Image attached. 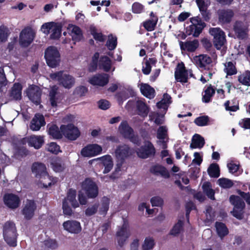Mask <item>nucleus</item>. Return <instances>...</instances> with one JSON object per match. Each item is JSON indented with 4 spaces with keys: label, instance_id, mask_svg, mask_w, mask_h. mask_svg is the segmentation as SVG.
Wrapping results in <instances>:
<instances>
[{
    "label": "nucleus",
    "instance_id": "680f3d73",
    "mask_svg": "<svg viewBox=\"0 0 250 250\" xmlns=\"http://www.w3.org/2000/svg\"><path fill=\"white\" fill-rule=\"evenodd\" d=\"M209 118L207 116H202L195 119L194 123L200 126H206L208 125Z\"/></svg>",
    "mask_w": 250,
    "mask_h": 250
},
{
    "label": "nucleus",
    "instance_id": "bb28decb",
    "mask_svg": "<svg viewBox=\"0 0 250 250\" xmlns=\"http://www.w3.org/2000/svg\"><path fill=\"white\" fill-rule=\"evenodd\" d=\"M188 71L183 65H178L175 71V77L177 82L186 83L188 81Z\"/></svg>",
    "mask_w": 250,
    "mask_h": 250
},
{
    "label": "nucleus",
    "instance_id": "f257e3e1",
    "mask_svg": "<svg viewBox=\"0 0 250 250\" xmlns=\"http://www.w3.org/2000/svg\"><path fill=\"white\" fill-rule=\"evenodd\" d=\"M32 172L35 174L36 177L40 178L44 176V179L47 178L49 182H46L43 179L41 181V184L45 188H47L57 182V178L50 176L46 171L45 166L42 163H34L32 167Z\"/></svg>",
    "mask_w": 250,
    "mask_h": 250
},
{
    "label": "nucleus",
    "instance_id": "5fc2aeb1",
    "mask_svg": "<svg viewBox=\"0 0 250 250\" xmlns=\"http://www.w3.org/2000/svg\"><path fill=\"white\" fill-rule=\"evenodd\" d=\"M155 245L154 239L150 237H146L142 245L143 250H150Z\"/></svg>",
    "mask_w": 250,
    "mask_h": 250
},
{
    "label": "nucleus",
    "instance_id": "7ed1b4c3",
    "mask_svg": "<svg viewBox=\"0 0 250 250\" xmlns=\"http://www.w3.org/2000/svg\"><path fill=\"white\" fill-rule=\"evenodd\" d=\"M49 76L52 80L57 81L60 84L65 88H70L75 83L74 78L72 76L64 73L63 71L51 73Z\"/></svg>",
    "mask_w": 250,
    "mask_h": 250
},
{
    "label": "nucleus",
    "instance_id": "6e6d98bb",
    "mask_svg": "<svg viewBox=\"0 0 250 250\" xmlns=\"http://www.w3.org/2000/svg\"><path fill=\"white\" fill-rule=\"evenodd\" d=\"M224 71L228 75H232L237 72L235 65L231 62H227L225 64Z\"/></svg>",
    "mask_w": 250,
    "mask_h": 250
},
{
    "label": "nucleus",
    "instance_id": "49530a36",
    "mask_svg": "<svg viewBox=\"0 0 250 250\" xmlns=\"http://www.w3.org/2000/svg\"><path fill=\"white\" fill-rule=\"evenodd\" d=\"M202 188L204 192L207 196L211 200H214V191L211 188V185L208 182H206L203 184Z\"/></svg>",
    "mask_w": 250,
    "mask_h": 250
},
{
    "label": "nucleus",
    "instance_id": "8fccbe9b",
    "mask_svg": "<svg viewBox=\"0 0 250 250\" xmlns=\"http://www.w3.org/2000/svg\"><path fill=\"white\" fill-rule=\"evenodd\" d=\"M48 133L55 139H60L62 137V132L60 131L56 125H52L48 129Z\"/></svg>",
    "mask_w": 250,
    "mask_h": 250
},
{
    "label": "nucleus",
    "instance_id": "39448f33",
    "mask_svg": "<svg viewBox=\"0 0 250 250\" xmlns=\"http://www.w3.org/2000/svg\"><path fill=\"white\" fill-rule=\"evenodd\" d=\"M119 131L124 138L128 139L135 144H140L139 137L134 134L133 129L129 126L126 121H122L121 123L119 126Z\"/></svg>",
    "mask_w": 250,
    "mask_h": 250
},
{
    "label": "nucleus",
    "instance_id": "79ce46f5",
    "mask_svg": "<svg viewBox=\"0 0 250 250\" xmlns=\"http://www.w3.org/2000/svg\"><path fill=\"white\" fill-rule=\"evenodd\" d=\"M156 62L155 59L153 58H149L146 59L143 64L142 71L145 75H148L150 73L152 65H154Z\"/></svg>",
    "mask_w": 250,
    "mask_h": 250
},
{
    "label": "nucleus",
    "instance_id": "5701e85b",
    "mask_svg": "<svg viewBox=\"0 0 250 250\" xmlns=\"http://www.w3.org/2000/svg\"><path fill=\"white\" fill-rule=\"evenodd\" d=\"M45 124L44 117L41 114H36L32 120L30 127L33 131H38Z\"/></svg>",
    "mask_w": 250,
    "mask_h": 250
},
{
    "label": "nucleus",
    "instance_id": "6ab92c4d",
    "mask_svg": "<svg viewBox=\"0 0 250 250\" xmlns=\"http://www.w3.org/2000/svg\"><path fill=\"white\" fill-rule=\"evenodd\" d=\"M4 204L9 208L14 209L17 208L20 203L19 197L14 194L7 193L3 197Z\"/></svg>",
    "mask_w": 250,
    "mask_h": 250
},
{
    "label": "nucleus",
    "instance_id": "f704fd0d",
    "mask_svg": "<svg viewBox=\"0 0 250 250\" xmlns=\"http://www.w3.org/2000/svg\"><path fill=\"white\" fill-rule=\"evenodd\" d=\"M100 68L108 72L112 68V62L107 56L101 57L99 62Z\"/></svg>",
    "mask_w": 250,
    "mask_h": 250
},
{
    "label": "nucleus",
    "instance_id": "20e7f679",
    "mask_svg": "<svg viewBox=\"0 0 250 250\" xmlns=\"http://www.w3.org/2000/svg\"><path fill=\"white\" fill-rule=\"evenodd\" d=\"M44 57L49 67L55 68L59 65L60 62V54L56 47H48L45 51Z\"/></svg>",
    "mask_w": 250,
    "mask_h": 250
},
{
    "label": "nucleus",
    "instance_id": "a18cd8bd",
    "mask_svg": "<svg viewBox=\"0 0 250 250\" xmlns=\"http://www.w3.org/2000/svg\"><path fill=\"white\" fill-rule=\"evenodd\" d=\"M238 81L243 85L250 86V71L247 70L240 74Z\"/></svg>",
    "mask_w": 250,
    "mask_h": 250
},
{
    "label": "nucleus",
    "instance_id": "9d476101",
    "mask_svg": "<svg viewBox=\"0 0 250 250\" xmlns=\"http://www.w3.org/2000/svg\"><path fill=\"white\" fill-rule=\"evenodd\" d=\"M82 189L84 190L87 197L94 198L98 194V188L96 184L91 179H86L82 183Z\"/></svg>",
    "mask_w": 250,
    "mask_h": 250
},
{
    "label": "nucleus",
    "instance_id": "69168bd1",
    "mask_svg": "<svg viewBox=\"0 0 250 250\" xmlns=\"http://www.w3.org/2000/svg\"><path fill=\"white\" fill-rule=\"evenodd\" d=\"M45 248L54 250L58 248V245L57 241L54 239H48L44 241Z\"/></svg>",
    "mask_w": 250,
    "mask_h": 250
},
{
    "label": "nucleus",
    "instance_id": "603ef678",
    "mask_svg": "<svg viewBox=\"0 0 250 250\" xmlns=\"http://www.w3.org/2000/svg\"><path fill=\"white\" fill-rule=\"evenodd\" d=\"M117 44V38L116 36L112 35L108 36V40L107 41L106 45L108 49L110 50H114Z\"/></svg>",
    "mask_w": 250,
    "mask_h": 250
},
{
    "label": "nucleus",
    "instance_id": "72a5a7b5",
    "mask_svg": "<svg viewBox=\"0 0 250 250\" xmlns=\"http://www.w3.org/2000/svg\"><path fill=\"white\" fill-rule=\"evenodd\" d=\"M215 89L209 85L205 87L204 94L203 95L202 101L204 103H208L211 101L213 95L215 94Z\"/></svg>",
    "mask_w": 250,
    "mask_h": 250
},
{
    "label": "nucleus",
    "instance_id": "dca6fc26",
    "mask_svg": "<svg viewBox=\"0 0 250 250\" xmlns=\"http://www.w3.org/2000/svg\"><path fill=\"white\" fill-rule=\"evenodd\" d=\"M134 153V150L126 145L117 146L115 151L116 159L125 160Z\"/></svg>",
    "mask_w": 250,
    "mask_h": 250
},
{
    "label": "nucleus",
    "instance_id": "b1692460",
    "mask_svg": "<svg viewBox=\"0 0 250 250\" xmlns=\"http://www.w3.org/2000/svg\"><path fill=\"white\" fill-rule=\"evenodd\" d=\"M36 208V205L34 201L27 200L22 209V213L26 219H29L33 217Z\"/></svg>",
    "mask_w": 250,
    "mask_h": 250
},
{
    "label": "nucleus",
    "instance_id": "338daca9",
    "mask_svg": "<svg viewBox=\"0 0 250 250\" xmlns=\"http://www.w3.org/2000/svg\"><path fill=\"white\" fill-rule=\"evenodd\" d=\"M206 222H210L214 220V213L210 207H208L206 210Z\"/></svg>",
    "mask_w": 250,
    "mask_h": 250
},
{
    "label": "nucleus",
    "instance_id": "2f4dec72",
    "mask_svg": "<svg viewBox=\"0 0 250 250\" xmlns=\"http://www.w3.org/2000/svg\"><path fill=\"white\" fill-rule=\"evenodd\" d=\"M150 18L144 22V27L149 31H153L157 23L158 18L155 15L153 12H151Z\"/></svg>",
    "mask_w": 250,
    "mask_h": 250
},
{
    "label": "nucleus",
    "instance_id": "774afa93",
    "mask_svg": "<svg viewBox=\"0 0 250 250\" xmlns=\"http://www.w3.org/2000/svg\"><path fill=\"white\" fill-rule=\"evenodd\" d=\"M47 150L52 153L57 154L60 151V148L56 143L52 142L48 145Z\"/></svg>",
    "mask_w": 250,
    "mask_h": 250
},
{
    "label": "nucleus",
    "instance_id": "f8f14e48",
    "mask_svg": "<svg viewBox=\"0 0 250 250\" xmlns=\"http://www.w3.org/2000/svg\"><path fill=\"white\" fill-rule=\"evenodd\" d=\"M129 236L130 231L128 229V222L126 219H123V224L121 227L119 228L116 232V237L119 245L122 246Z\"/></svg>",
    "mask_w": 250,
    "mask_h": 250
},
{
    "label": "nucleus",
    "instance_id": "7c9ffc66",
    "mask_svg": "<svg viewBox=\"0 0 250 250\" xmlns=\"http://www.w3.org/2000/svg\"><path fill=\"white\" fill-rule=\"evenodd\" d=\"M26 140L30 146H33L36 149L40 148L44 142L43 137L41 136H31Z\"/></svg>",
    "mask_w": 250,
    "mask_h": 250
},
{
    "label": "nucleus",
    "instance_id": "cd10ccee",
    "mask_svg": "<svg viewBox=\"0 0 250 250\" xmlns=\"http://www.w3.org/2000/svg\"><path fill=\"white\" fill-rule=\"evenodd\" d=\"M219 21L222 23L229 22L234 14L231 9H222L218 11Z\"/></svg>",
    "mask_w": 250,
    "mask_h": 250
},
{
    "label": "nucleus",
    "instance_id": "c9c22d12",
    "mask_svg": "<svg viewBox=\"0 0 250 250\" xmlns=\"http://www.w3.org/2000/svg\"><path fill=\"white\" fill-rule=\"evenodd\" d=\"M76 191L74 189H70L68 192L66 198H65L63 201H67L68 204H70L73 208H77L79 207V205L76 199Z\"/></svg>",
    "mask_w": 250,
    "mask_h": 250
},
{
    "label": "nucleus",
    "instance_id": "9b49d317",
    "mask_svg": "<svg viewBox=\"0 0 250 250\" xmlns=\"http://www.w3.org/2000/svg\"><path fill=\"white\" fill-rule=\"evenodd\" d=\"M35 33L31 28H25L21 32L19 43L22 47L29 46L33 42Z\"/></svg>",
    "mask_w": 250,
    "mask_h": 250
},
{
    "label": "nucleus",
    "instance_id": "1a4fd4ad",
    "mask_svg": "<svg viewBox=\"0 0 250 250\" xmlns=\"http://www.w3.org/2000/svg\"><path fill=\"white\" fill-rule=\"evenodd\" d=\"M209 33L214 37V44L217 49H220L226 42L225 34L219 28H212L209 30Z\"/></svg>",
    "mask_w": 250,
    "mask_h": 250
},
{
    "label": "nucleus",
    "instance_id": "ddd939ff",
    "mask_svg": "<svg viewBox=\"0 0 250 250\" xmlns=\"http://www.w3.org/2000/svg\"><path fill=\"white\" fill-rule=\"evenodd\" d=\"M136 153L140 158L146 159L154 156L155 149L150 142L146 141L143 146L136 150Z\"/></svg>",
    "mask_w": 250,
    "mask_h": 250
},
{
    "label": "nucleus",
    "instance_id": "423d86ee",
    "mask_svg": "<svg viewBox=\"0 0 250 250\" xmlns=\"http://www.w3.org/2000/svg\"><path fill=\"white\" fill-rule=\"evenodd\" d=\"M190 21L192 24L187 28L186 33L188 35H192L194 37H197L201 33L206 24L198 16L191 18Z\"/></svg>",
    "mask_w": 250,
    "mask_h": 250
},
{
    "label": "nucleus",
    "instance_id": "a211bd4d",
    "mask_svg": "<svg viewBox=\"0 0 250 250\" xmlns=\"http://www.w3.org/2000/svg\"><path fill=\"white\" fill-rule=\"evenodd\" d=\"M62 226L66 231L71 233L78 234L82 230L80 223L75 220L65 221Z\"/></svg>",
    "mask_w": 250,
    "mask_h": 250
},
{
    "label": "nucleus",
    "instance_id": "393cba45",
    "mask_svg": "<svg viewBox=\"0 0 250 250\" xmlns=\"http://www.w3.org/2000/svg\"><path fill=\"white\" fill-rule=\"evenodd\" d=\"M179 45L182 50L190 52H194L199 46V42L197 40L179 42Z\"/></svg>",
    "mask_w": 250,
    "mask_h": 250
},
{
    "label": "nucleus",
    "instance_id": "4468645a",
    "mask_svg": "<svg viewBox=\"0 0 250 250\" xmlns=\"http://www.w3.org/2000/svg\"><path fill=\"white\" fill-rule=\"evenodd\" d=\"M63 135L70 140H75L80 136V132L77 127L72 124L62 125L60 127Z\"/></svg>",
    "mask_w": 250,
    "mask_h": 250
},
{
    "label": "nucleus",
    "instance_id": "473e14b6",
    "mask_svg": "<svg viewBox=\"0 0 250 250\" xmlns=\"http://www.w3.org/2000/svg\"><path fill=\"white\" fill-rule=\"evenodd\" d=\"M140 90L144 96L149 99H152L155 96V90L154 88L151 87L148 84H142L140 86Z\"/></svg>",
    "mask_w": 250,
    "mask_h": 250
},
{
    "label": "nucleus",
    "instance_id": "58836bf2",
    "mask_svg": "<svg viewBox=\"0 0 250 250\" xmlns=\"http://www.w3.org/2000/svg\"><path fill=\"white\" fill-rule=\"evenodd\" d=\"M21 85L19 83H15L12 88L10 97L15 100H20L21 97Z\"/></svg>",
    "mask_w": 250,
    "mask_h": 250
},
{
    "label": "nucleus",
    "instance_id": "6e6552de",
    "mask_svg": "<svg viewBox=\"0 0 250 250\" xmlns=\"http://www.w3.org/2000/svg\"><path fill=\"white\" fill-rule=\"evenodd\" d=\"M230 202L234 206L232 211V215L236 218L241 219L243 216V209L245 204L242 198L238 196L231 195L229 198Z\"/></svg>",
    "mask_w": 250,
    "mask_h": 250
},
{
    "label": "nucleus",
    "instance_id": "de8ad7c7",
    "mask_svg": "<svg viewBox=\"0 0 250 250\" xmlns=\"http://www.w3.org/2000/svg\"><path fill=\"white\" fill-rule=\"evenodd\" d=\"M109 199L104 197L101 200V204L99 209V213L101 215H105L109 208Z\"/></svg>",
    "mask_w": 250,
    "mask_h": 250
},
{
    "label": "nucleus",
    "instance_id": "4be33fe9",
    "mask_svg": "<svg viewBox=\"0 0 250 250\" xmlns=\"http://www.w3.org/2000/svg\"><path fill=\"white\" fill-rule=\"evenodd\" d=\"M108 75L103 73L94 76L89 79V82L93 85L103 86L108 83Z\"/></svg>",
    "mask_w": 250,
    "mask_h": 250
},
{
    "label": "nucleus",
    "instance_id": "2eb2a0df",
    "mask_svg": "<svg viewBox=\"0 0 250 250\" xmlns=\"http://www.w3.org/2000/svg\"><path fill=\"white\" fill-rule=\"evenodd\" d=\"M102 147L100 145L94 144L88 145L81 151V155L84 157H92L101 153Z\"/></svg>",
    "mask_w": 250,
    "mask_h": 250
},
{
    "label": "nucleus",
    "instance_id": "f3484780",
    "mask_svg": "<svg viewBox=\"0 0 250 250\" xmlns=\"http://www.w3.org/2000/svg\"><path fill=\"white\" fill-rule=\"evenodd\" d=\"M195 1L203 18L205 21H208L210 17V13L208 10L210 4V0H196Z\"/></svg>",
    "mask_w": 250,
    "mask_h": 250
},
{
    "label": "nucleus",
    "instance_id": "a878e982",
    "mask_svg": "<svg viewBox=\"0 0 250 250\" xmlns=\"http://www.w3.org/2000/svg\"><path fill=\"white\" fill-rule=\"evenodd\" d=\"M168 129L166 126H160L157 131V138L159 140V143L162 144L163 148L167 147V144L165 140H167L168 138Z\"/></svg>",
    "mask_w": 250,
    "mask_h": 250
},
{
    "label": "nucleus",
    "instance_id": "0e129e2a",
    "mask_svg": "<svg viewBox=\"0 0 250 250\" xmlns=\"http://www.w3.org/2000/svg\"><path fill=\"white\" fill-rule=\"evenodd\" d=\"M117 159V164L116 165V167L115 172L114 173H113L111 176V178H116L117 176L115 175L116 174L118 173V172H120L123 167V166L124 164L125 163V160L124 159Z\"/></svg>",
    "mask_w": 250,
    "mask_h": 250
},
{
    "label": "nucleus",
    "instance_id": "e2e57ef3",
    "mask_svg": "<svg viewBox=\"0 0 250 250\" xmlns=\"http://www.w3.org/2000/svg\"><path fill=\"white\" fill-rule=\"evenodd\" d=\"M8 37V28L2 25L0 26V42H5Z\"/></svg>",
    "mask_w": 250,
    "mask_h": 250
},
{
    "label": "nucleus",
    "instance_id": "412c9836",
    "mask_svg": "<svg viewBox=\"0 0 250 250\" xmlns=\"http://www.w3.org/2000/svg\"><path fill=\"white\" fill-rule=\"evenodd\" d=\"M101 161L102 164L104 167L103 171L104 173H107L112 169L113 166V159L109 155H106L101 157L94 159L90 161Z\"/></svg>",
    "mask_w": 250,
    "mask_h": 250
},
{
    "label": "nucleus",
    "instance_id": "4d7b16f0",
    "mask_svg": "<svg viewBox=\"0 0 250 250\" xmlns=\"http://www.w3.org/2000/svg\"><path fill=\"white\" fill-rule=\"evenodd\" d=\"M183 222L179 220L178 222L175 224L170 231V234L172 235L176 236L179 234L183 230Z\"/></svg>",
    "mask_w": 250,
    "mask_h": 250
},
{
    "label": "nucleus",
    "instance_id": "052dcab7",
    "mask_svg": "<svg viewBox=\"0 0 250 250\" xmlns=\"http://www.w3.org/2000/svg\"><path fill=\"white\" fill-rule=\"evenodd\" d=\"M217 183L220 187L224 188H229L233 186L232 182L227 178H220Z\"/></svg>",
    "mask_w": 250,
    "mask_h": 250
},
{
    "label": "nucleus",
    "instance_id": "0eeeda50",
    "mask_svg": "<svg viewBox=\"0 0 250 250\" xmlns=\"http://www.w3.org/2000/svg\"><path fill=\"white\" fill-rule=\"evenodd\" d=\"M192 61L193 63L201 71L209 69L212 66V59L207 54H200L194 56Z\"/></svg>",
    "mask_w": 250,
    "mask_h": 250
},
{
    "label": "nucleus",
    "instance_id": "f03ea898",
    "mask_svg": "<svg viewBox=\"0 0 250 250\" xmlns=\"http://www.w3.org/2000/svg\"><path fill=\"white\" fill-rule=\"evenodd\" d=\"M3 234L5 241L10 246L17 245V232L15 225L9 221L5 223L3 226Z\"/></svg>",
    "mask_w": 250,
    "mask_h": 250
},
{
    "label": "nucleus",
    "instance_id": "3c124183",
    "mask_svg": "<svg viewBox=\"0 0 250 250\" xmlns=\"http://www.w3.org/2000/svg\"><path fill=\"white\" fill-rule=\"evenodd\" d=\"M208 173L211 177L217 178L219 176V168L216 164L210 165L208 169Z\"/></svg>",
    "mask_w": 250,
    "mask_h": 250
},
{
    "label": "nucleus",
    "instance_id": "bf43d9fd",
    "mask_svg": "<svg viewBox=\"0 0 250 250\" xmlns=\"http://www.w3.org/2000/svg\"><path fill=\"white\" fill-rule=\"evenodd\" d=\"M227 167L230 173L235 174L238 171L240 167V164L238 162L231 160L228 163Z\"/></svg>",
    "mask_w": 250,
    "mask_h": 250
},
{
    "label": "nucleus",
    "instance_id": "e433bc0d",
    "mask_svg": "<svg viewBox=\"0 0 250 250\" xmlns=\"http://www.w3.org/2000/svg\"><path fill=\"white\" fill-rule=\"evenodd\" d=\"M205 144L204 139L200 135L195 134L192 138V143L190 145L191 148L203 147Z\"/></svg>",
    "mask_w": 250,
    "mask_h": 250
},
{
    "label": "nucleus",
    "instance_id": "13d9d810",
    "mask_svg": "<svg viewBox=\"0 0 250 250\" xmlns=\"http://www.w3.org/2000/svg\"><path fill=\"white\" fill-rule=\"evenodd\" d=\"M51 167L54 171L60 172L64 169V164L59 160H54L51 164Z\"/></svg>",
    "mask_w": 250,
    "mask_h": 250
},
{
    "label": "nucleus",
    "instance_id": "864d4df0",
    "mask_svg": "<svg viewBox=\"0 0 250 250\" xmlns=\"http://www.w3.org/2000/svg\"><path fill=\"white\" fill-rule=\"evenodd\" d=\"M50 38L52 39L59 38L61 34V27L55 23L50 32Z\"/></svg>",
    "mask_w": 250,
    "mask_h": 250
},
{
    "label": "nucleus",
    "instance_id": "c03bdc74",
    "mask_svg": "<svg viewBox=\"0 0 250 250\" xmlns=\"http://www.w3.org/2000/svg\"><path fill=\"white\" fill-rule=\"evenodd\" d=\"M57 90L58 87L56 86H53L49 92L50 101L51 105L53 107L56 106L58 103Z\"/></svg>",
    "mask_w": 250,
    "mask_h": 250
},
{
    "label": "nucleus",
    "instance_id": "c85d7f7f",
    "mask_svg": "<svg viewBox=\"0 0 250 250\" xmlns=\"http://www.w3.org/2000/svg\"><path fill=\"white\" fill-rule=\"evenodd\" d=\"M68 30L73 41L75 42H79L82 39L83 35L82 31L78 26L70 24L68 27Z\"/></svg>",
    "mask_w": 250,
    "mask_h": 250
},
{
    "label": "nucleus",
    "instance_id": "09e8293b",
    "mask_svg": "<svg viewBox=\"0 0 250 250\" xmlns=\"http://www.w3.org/2000/svg\"><path fill=\"white\" fill-rule=\"evenodd\" d=\"M216 231L220 237H223L228 233V230L225 225L221 222H216L215 224Z\"/></svg>",
    "mask_w": 250,
    "mask_h": 250
},
{
    "label": "nucleus",
    "instance_id": "4c0bfd02",
    "mask_svg": "<svg viewBox=\"0 0 250 250\" xmlns=\"http://www.w3.org/2000/svg\"><path fill=\"white\" fill-rule=\"evenodd\" d=\"M89 31L96 41L100 42H103L105 41L106 39L105 36L94 25L90 26Z\"/></svg>",
    "mask_w": 250,
    "mask_h": 250
},
{
    "label": "nucleus",
    "instance_id": "37998d69",
    "mask_svg": "<svg viewBox=\"0 0 250 250\" xmlns=\"http://www.w3.org/2000/svg\"><path fill=\"white\" fill-rule=\"evenodd\" d=\"M171 97L168 94L166 93L163 95V98L162 100L157 104V106L159 108L164 109L167 110L168 105L171 103Z\"/></svg>",
    "mask_w": 250,
    "mask_h": 250
},
{
    "label": "nucleus",
    "instance_id": "a19ab883",
    "mask_svg": "<svg viewBox=\"0 0 250 250\" xmlns=\"http://www.w3.org/2000/svg\"><path fill=\"white\" fill-rule=\"evenodd\" d=\"M136 107L139 115L144 117L147 116L148 108L143 101L138 100L136 102Z\"/></svg>",
    "mask_w": 250,
    "mask_h": 250
},
{
    "label": "nucleus",
    "instance_id": "aec40b11",
    "mask_svg": "<svg viewBox=\"0 0 250 250\" xmlns=\"http://www.w3.org/2000/svg\"><path fill=\"white\" fill-rule=\"evenodd\" d=\"M27 96L29 99L36 104L40 103L41 91L39 87L32 85L29 87L27 90Z\"/></svg>",
    "mask_w": 250,
    "mask_h": 250
},
{
    "label": "nucleus",
    "instance_id": "c756f323",
    "mask_svg": "<svg viewBox=\"0 0 250 250\" xmlns=\"http://www.w3.org/2000/svg\"><path fill=\"white\" fill-rule=\"evenodd\" d=\"M150 171L152 173L156 175H160L165 178H167L169 177V172L167 169L159 165L152 166Z\"/></svg>",
    "mask_w": 250,
    "mask_h": 250
},
{
    "label": "nucleus",
    "instance_id": "ea45409f",
    "mask_svg": "<svg viewBox=\"0 0 250 250\" xmlns=\"http://www.w3.org/2000/svg\"><path fill=\"white\" fill-rule=\"evenodd\" d=\"M234 30L237 37L240 39H244L247 37L246 29L242 27V23L237 22L234 26Z\"/></svg>",
    "mask_w": 250,
    "mask_h": 250
}]
</instances>
